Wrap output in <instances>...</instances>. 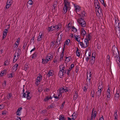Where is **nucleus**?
Here are the masks:
<instances>
[{
  "mask_svg": "<svg viewBox=\"0 0 120 120\" xmlns=\"http://www.w3.org/2000/svg\"><path fill=\"white\" fill-rule=\"evenodd\" d=\"M7 35V34H5L4 33H3V39H4V38L6 37V36Z\"/></svg>",
  "mask_w": 120,
  "mask_h": 120,
  "instance_id": "864d4df0",
  "label": "nucleus"
},
{
  "mask_svg": "<svg viewBox=\"0 0 120 120\" xmlns=\"http://www.w3.org/2000/svg\"><path fill=\"white\" fill-rule=\"evenodd\" d=\"M94 5L96 8H98V9H101V8H100V4L98 0H95Z\"/></svg>",
  "mask_w": 120,
  "mask_h": 120,
  "instance_id": "20e7f679",
  "label": "nucleus"
},
{
  "mask_svg": "<svg viewBox=\"0 0 120 120\" xmlns=\"http://www.w3.org/2000/svg\"><path fill=\"white\" fill-rule=\"evenodd\" d=\"M69 58H70V57H66V59L67 60V61L68 62H69L70 61Z\"/></svg>",
  "mask_w": 120,
  "mask_h": 120,
  "instance_id": "13d9d810",
  "label": "nucleus"
},
{
  "mask_svg": "<svg viewBox=\"0 0 120 120\" xmlns=\"http://www.w3.org/2000/svg\"><path fill=\"white\" fill-rule=\"evenodd\" d=\"M108 89L107 90V92L108 93H110V86L109 85L108 86Z\"/></svg>",
  "mask_w": 120,
  "mask_h": 120,
  "instance_id": "3c124183",
  "label": "nucleus"
},
{
  "mask_svg": "<svg viewBox=\"0 0 120 120\" xmlns=\"http://www.w3.org/2000/svg\"><path fill=\"white\" fill-rule=\"evenodd\" d=\"M102 2H101V3L103 5V6L105 7H106V4L104 3V0L103 1H102Z\"/></svg>",
  "mask_w": 120,
  "mask_h": 120,
  "instance_id": "603ef678",
  "label": "nucleus"
},
{
  "mask_svg": "<svg viewBox=\"0 0 120 120\" xmlns=\"http://www.w3.org/2000/svg\"><path fill=\"white\" fill-rule=\"evenodd\" d=\"M11 0H8L7 4L11 5Z\"/></svg>",
  "mask_w": 120,
  "mask_h": 120,
  "instance_id": "58836bf2",
  "label": "nucleus"
},
{
  "mask_svg": "<svg viewBox=\"0 0 120 120\" xmlns=\"http://www.w3.org/2000/svg\"><path fill=\"white\" fill-rule=\"evenodd\" d=\"M36 53L35 52L33 54L32 57V59H34L36 56Z\"/></svg>",
  "mask_w": 120,
  "mask_h": 120,
  "instance_id": "c9c22d12",
  "label": "nucleus"
},
{
  "mask_svg": "<svg viewBox=\"0 0 120 120\" xmlns=\"http://www.w3.org/2000/svg\"><path fill=\"white\" fill-rule=\"evenodd\" d=\"M9 64L8 60H6L4 62V65H8Z\"/></svg>",
  "mask_w": 120,
  "mask_h": 120,
  "instance_id": "ea45409f",
  "label": "nucleus"
},
{
  "mask_svg": "<svg viewBox=\"0 0 120 120\" xmlns=\"http://www.w3.org/2000/svg\"><path fill=\"white\" fill-rule=\"evenodd\" d=\"M49 100V97L47 96L44 99V100L45 101H47Z\"/></svg>",
  "mask_w": 120,
  "mask_h": 120,
  "instance_id": "c03bdc74",
  "label": "nucleus"
},
{
  "mask_svg": "<svg viewBox=\"0 0 120 120\" xmlns=\"http://www.w3.org/2000/svg\"><path fill=\"white\" fill-rule=\"evenodd\" d=\"M61 38H60V39H59L58 37L57 40V41H59V43L58 44L59 45L60 43V42L61 40Z\"/></svg>",
  "mask_w": 120,
  "mask_h": 120,
  "instance_id": "bf43d9fd",
  "label": "nucleus"
},
{
  "mask_svg": "<svg viewBox=\"0 0 120 120\" xmlns=\"http://www.w3.org/2000/svg\"><path fill=\"white\" fill-rule=\"evenodd\" d=\"M64 88L63 87H61V88H59V94H61L63 93L64 92Z\"/></svg>",
  "mask_w": 120,
  "mask_h": 120,
  "instance_id": "4be33fe9",
  "label": "nucleus"
},
{
  "mask_svg": "<svg viewBox=\"0 0 120 120\" xmlns=\"http://www.w3.org/2000/svg\"><path fill=\"white\" fill-rule=\"evenodd\" d=\"M59 120H66V118L63 115H60L59 117Z\"/></svg>",
  "mask_w": 120,
  "mask_h": 120,
  "instance_id": "ddd939ff",
  "label": "nucleus"
},
{
  "mask_svg": "<svg viewBox=\"0 0 120 120\" xmlns=\"http://www.w3.org/2000/svg\"><path fill=\"white\" fill-rule=\"evenodd\" d=\"M119 93H117V91L115 95V99L116 100H117L119 99Z\"/></svg>",
  "mask_w": 120,
  "mask_h": 120,
  "instance_id": "f8f14e48",
  "label": "nucleus"
},
{
  "mask_svg": "<svg viewBox=\"0 0 120 120\" xmlns=\"http://www.w3.org/2000/svg\"><path fill=\"white\" fill-rule=\"evenodd\" d=\"M78 96V94H77L76 91L74 93V96L73 99L74 100H76Z\"/></svg>",
  "mask_w": 120,
  "mask_h": 120,
  "instance_id": "f3484780",
  "label": "nucleus"
},
{
  "mask_svg": "<svg viewBox=\"0 0 120 120\" xmlns=\"http://www.w3.org/2000/svg\"><path fill=\"white\" fill-rule=\"evenodd\" d=\"M18 64H15L14 66H13V70H14L15 68H16V69L15 70H16L18 68Z\"/></svg>",
  "mask_w": 120,
  "mask_h": 120,
  "instance_id": "2f4dec72",
  "label": "nucleus"
},
{
  "mask_svg": "<svg viewBox=\"0 0 120 120\" xmlns=\"http://www.w3.org/2000/svg\"><path fill=\"white\" fill-rule=\"evenodd\" d=\"M65 103V101H64L63 103H62L61 107L62 108H63L64 107V105Z\"/></svg>",
  "mask_w": 120,
  "mask_h": 120,
  "instance_id": "052dcab7",
  "label": "nucleus"
},
{
  "mask_svg": "<svg viewBox=\"0 0 120 120\" xmlns=\"http://www.w3.org/2000/svg\"><path fill=\"white\" fill-rule=\"evenodd\" d=\"M116 32H120V26H114Z\"/></svg>",
  "mask_w": 120,
  "mask_h": 120,
  "instance_id": "1a4fd4ad",
  "label": "nucleus"
},
{
  "mask_svg": "<svg viewBox=\"0 0 120 120\" xmlns=\"http://www.w3.org/2000/svg\"><path fill=\"white\" fill-rule=\"evenodd\" d=\"M79 49L77 48L76 51V54L78 56H79L80 55V53L79 52Z\"/></svg>",
  "mask_w": 120,
  "mask_h": 120,
  "instance_id": "b1692460",
  "label": "nucleus"
},
{
  "mask_svg": "<svg viewBox=\"0 0 120 120\" xmlns=\"http://www.w3.org/2000/svg\"><path fill=\"white\" fill-rule=\"evenodd\" d=\"M79 36H78L77 35H76V36H74V37H74L76 41H77L78 42H79L80 40V39H78V38H80L79 37H78Z\"/></svg>",
  "mask_w": 120,
  "mask_h": 120,
  "instance_id": "7c9ffc66",
  "label": "nucleus"
},
{
  "mask_svg": "<svg viewBox=\"0 0 120 120\" xmlns=\"http://www.w3.org/2000/svg\"><path fill=\"white\" fill-rule=\"evenodd\" d=\"M26 93H27L26 95V98L27 99H29L30 98V97L29 95V94H30V92H29V91H27L26 92Z\"/></svg>",
  "mask_w": 120,
  "mask_h": 120,
  "instance_id": "aec40b11",
  "label": "nucleus"
},
{
  "mask_svg": "<svg viewBox=\"0 0 120 120\" xmlns=\"http://www.w3.org/2000/svg\"><path fill=\"white\" fill-rule=\"evenodd\" d=\"M40 82H39L38 81L36 80V82H35V84L38 86L40 84Z\"/></svg>",
  "mask_w": 120,
  "mask_h": 120,
  "instance_id": "09e8293b",
  "label": "nucleus"
},
{
  "mask_svg": "<svg viewBox=\"0 0 120 120\" xmlns=\"http://www.w3.org/2000/svg\"><path fill=\"white\" fill-rule=\"evenodd\" d=\"M54 106H55L54 103H53L51 104L49 106L48 108L49 109H52L54 108Z\"/></svg>",
  "mask_w": 120,
  "mask_h": 120,
  "instance_id": "a878e982",
  "label": "nucleus"
},
{
  "mask_svg": "<svg viewBox=\"0 0 120 120\" xmlns=\"http://www.w3.org/2000/svg\"><path fill=\"white\" fill-rule=\"evenodd\" d=\"M12 73L8 75V78H12Z\"/></svg>",
  "mask_w": 120,
  "mask_h": 120,
  "instance_id": "a19ab883",
  "label": "nucleus"
},
{
  "mask_svg": "<svg viewBox=\"0 0 120 120\" xmlns=\"http://www.w3.org/2000/svg\"><path fill=\"white\" fill-rule=\"evenodd\" d=\"M115 22L114 24V26H120V23H119V20H118L115 19Z\"/></svg>",
  "mask_w": 120,
  "mask_h": 120,
  "instance_id": "0eeeda50",
  "label": "nucleus"
},
{
  "mask_svg": "<svg viewBox=\"0 0 120 120\" xmlns=\"http://www.w3.org/2000/svg\"><path fill=\"white\" fill-rule=\"evenodd\" d=\"M28 3L30 5H32L33 4V2L31 0H29L28 2Z\"/></svg>",
  "mask_w": 120,
  "mask_h": 120,
  "instance_id": "49530a36",
  "label": "nucleus"
},
{
  "mask_svg": "<svg viewBox=\"0 0 120 120\" xmlns=\"http://www.w3.org/2000/svg\"><path fill=\"white\" fill-rule=\"evenodd\" d=\"M4 33L7 34V33L8 32V30L7 29H5L4 30Z\"/></svg>",
  "mask_w": 120,
  "mask_h": 120,
  "instance_id": "680f3d73",
  "label": "nucleus"
},
{
  "mask_svg": "<svg viewBox=\"0 0 120 120\" xmlns=\"http://www.w3.org/2000/svg\"><path fill=\"white\" fill-rule=\"evenodd\" d=\"M12 96V94L11 93L8 94V98H9V99L11 98Z\"/></svg>",
  "mask_w": 120,
  "mask_h": 120,
  "instance_id": "a18cd8bd",
  "label": "nucleus"
},
{
  "mask_svg": "<svg viewBox=\"0 0 120 120\" xmlns=\"http://www.w3.org/2000/svg\"><path fill=\"white\" fill-rule=\"evenodd\" d=\"M90 40L89 39H88L87 38L85 39L84 41L86 43V47H87L89 45V41Z\"/></svg>",
  "mask_w": 120,
  "mask_h": 120,
  "instance_id": "9d476101",
  "label": "nucleus"
},
{
  "mask_svg": "<svg viewBox=\"0 0 120 120\" xmlns=\"http://www.w3.org/2000/svg\"><path fill=\"white\" fill-rule=\"evenodd\" d=\"M91 74H90L89 75V77H88V74H87V81L88 80H90L91 79Z\"/></svg>",
  "mask_w": 120,
  "mask_h": 120,
  "instance_id": "37998d69",
  "label": "nucleus"
},
{
  "mask_svg": "<svg viewBox=\"0 0 120 120\" xmlns=\"http://www.w3.org/2000/svg\"><path fill=\"white\" fill-rule=\"evenodd\" d=\"M29 65L28 64H25L24 66V70L25 71H26L29 68Z\"/></svg>",
  "mask_w": 120,
  "mask_h": 120,
  "instance_id": "cd10ccee",
  "label": "nucleus"
},
{
  "mask_svg": "<svg viewBox=\"0 0 120 120\" xmlns=\"http://www.w3.org/2000/svg\"><path fill=\"white\" fill-rule=\"evenodd\" d=\"M57 26V25L53 26V29H55V30H58L57 27H56L55 26Z\"/></svg>",
  "mask_w": 120,
  "mask_h": 120,
  "instance_id": "5fc2aeb1",
  "label": "nucleus"
},
{
  "mask_svg": "<svg viewBox=\"0 0 120 120\" xmlns=\"http://www.w3.org/2000/svg\"><path fill=\"white\" fill-rule=\"evenodd\" d=\"M71 24H70V23H69L68 24V30H69L70 29H71Z\"/></svg>",
  "mask_w": 120,
  "mask_h": 120,
  "instance_id": "de8ad7c7",
  "label": "nucleus"
},
{
  "mask_svg": "<svg viewBox=\"0 0 120 120\" xmlns=\"http://www.w3.org/2000/svg\"><path fill=\"white\" fill-rule=\"evenodd\" d=\"M23 97L24 98H25L26 95L27 93H26H26H23Z\"/></svg>",
  "mask_w": 120,
  "mask_h": 120,
  "instance_id": "774afa93",
  "label": "nucleus"
},
{
  "mask_svg": "<svg viewBox=\"0 0 120 120\" xmlns=\"http://www.w3.org/2000/svg\"><path fill=\"white\" fill-rule=\"evenodd\" d=\"M95 60V57L92 56L91 57V58L90 61L91 65H92L94 63Z\"/></svg>",
  "mask_w": 120,
  "mask_h": 120,
  "instance_id": "39448f33",
  "label": "nucleus"
},
{
  "mask_svg": "<svg viewBox=\"0 0 120 120\" xmlns=\"http://www.w3.org/2000/svg\"><path fill=\"white\" fill-rule=\"evenodd\" d=\"M95 94V92L94 90H93L92 91L91 90V95H92V97L94 98V95Z\"/></svg>",
  "mask_w": 120,
  "mask_h": 120,
  "instance_id": "c85d7f7f",
  "label": "nucleus"
},
{
  "mask_svg": "<svg viewBox=\"0 0 120 120\" xmlns=\"http://www.w3.org/2000/svg\"><path fill=\"white\" fill-rule=\"evenodd\" d=\"M57 1H55L54 2V3L53 4V6L54 7V9H55V7L57 6Z\"/></svg>",
  "mask_w": 120,
  "mask_h": 120,
  "instance_id": "473e14b6",
  "label": "nucleus"
},
{
  "mask_svg": "<svg viewBox=\"0 0 120 120\" xmlns=\"http://www.w3.org/2000/svg\"><path fill=\"white\" fill-rule=\"evenodd\" d=\"M20 41V38H19L17 39V41H16L15 44V45H16L18 47L19 43Z\"/></svg>",
  "mask_w": 120,
  "mask_h": 120,
  "instance_id": "6ab92c4d",
  "label": "nucleus"
},
{
  "mask_svg": "<svg viewBox=\"0 0 120 120\" xmlns=\"http://www.w3.org/2000/svg\"><path fill=\"white\" fill-rule=\"evenodd\" d=\"M102 90H98V91L97 92V94H98V96L99 98V97H100V96L101 94V91Z\"/></svg>",
  "mask_w": 120,
  "mask_h": 120,
  "instance_id": "bb28decb",
  "label": "nucleus"
},
{
  "mask_svg": "<svg viewBox=\"0 0 120 120\" xmlns=\"http://www.w3.org/2000/svg\"><path fill=\"white\" fill-rule=\"evenodd\" d=\"M77 21L80 25L82 27H84L86 26V23L84 19L82 18L78 19L77 20Z\"/></svg>",
  "mask_w": 120,
  "mask_h": 120,
  "instance_id": "f03ea898",
  "label": "nucleus"
},
{
  "mask_svg": "<svg viewBox=\"0 0 120 120\" xmlns=\"http://www.w3.org/2000/svg\"><path fill=\"white\" fill-rule=\"evenodd\" d=\"M110 93H108V95L107 96V98H110Z\"/></svg>",
  "mask_w": 120,
  "mask_h": 120,
  "instance_id": "69168bd1",
  "label": "nucleus"
},
{
  "mask_svg": "<svg viewBox=\"0 0 120 120\" xmlns=\"http://www.w3.org/2000/svg\"><path fill=\"white\" fill-rule=\"evenodd\" d=\"M22 109V107H20V108L18 109V110L16 112L17 115L18 116H20V114L19 113V112H20V111Z\"/></svg>",
  "mask_w": 120,
  "mask_h": 120,
  "instance_id": "c756f323",
  "label": "nucleus"
},
{
  "mask_svg": "<svg viewBox=\"0 0 120 120\" xmlns=\"http://www.w3.org/2000/svg\"><path fill=\"white\" fill-rule=\"evenodd\" d=\"M117 110H116L115 111L114 116V120H117V118L118 117V116L117 115Z\"/></svg>",
  "mask_w": 120,
  "mask_h": 120,
  "instance_id": "9b49d317",
  "label": "nucleus"
},
{
  "mask_svg": "<svg viewBox=\"0 0 120 120\" xmlns=\"http://www.w3.org/2000/svg\"><path fill=\"white\" fill-rule=\"evenodd\" d=\"M52 56L50 54H48V55L46 57L45 59H48L50 60H51L52 59Z\"/></svg>",
  "mask_w": 120,
  "mask_h": 120,
  "instance_id": "2eb2a0df",
  "label": "nucleus"
},
{
  "mask_svg": "<svg viewBox=\"0 0 120 120\" xmlns=\"http://www.w3.org/2000/svg\"><path fill=\"white\" fill-rule=\"evenodd\" d=\"M80 44V45L83 48H86V46H85L84 44L82 43V42H80V41L79 42Z\"/></svg>",
  "mask_w": 120,
  "mask_h": 120,
  "instance_id": "72a5a7b5",
  "label": "nucleus"
},
{
  "mask_svg": "<svg viewBox=\"0 0 120 120\" xmlns=\"http://www.w3.org/2000/svg\"><path fill=\"white\" fill-rule=\"evenodd\" d=\"M64 56L62 55H60V61H61L62 60H63V58Z\"/></svg>",
  "mask_w": 120,
  "mask_h": 120,
  "instance_id": "4d7b16f0",
  "label": "nucleus"
},
{
  "mask_svg": "<svg viewBox=\"0 0 120 120\" xmlns=\"http://www.w3.org/2000/svg\"><path fill=\"white\" fill-rule=\"evenodd\" d=\"M81 34L82 35H83V36H84L86 34V32L83 28L81 29Z\"/></svg>",
  "mask_w": 120,
  "mask_h": 120,
  "instance_id": "dca6fc26",
  "label": "nucleus"
},
{
  "mask_svg": "<svg viewBox=\"0 0 120 120\" xmlns=\"http://www.w3.org/2000/svg\"><path fill=\"white\" fill-rule=\"evenodd\" d=\"M10 6V5L7 4L6 6V8L7 9Z\"/></svg>",
  "mask_w": 120,
  "mask_h": 120,
  "instance_id": "338daca9",
  "label": "nucleus"
},
{
  "mask_svg": "<svg viewBox=\"0 0 120 120\" xmlns=\"http://www.w3.org/2000/svg\"><path fill=\"white\" fill-rule=\"evenodd\" d=\"M70 40L69 39L66 40L64 42V45L65 44H66L67 45H68L69 44L68 41L70 42Z\"/></svg>",
  "mask_w": 120,
  "mask_h": 120,
  "instance_id": "f704fd0d",
  "label": "nucleus"
},
{
  "mask_svg": "<svg viewBox=\"0 0 120 120\" xmlns=\"http://www.w3.org/2000/svg\"><path fill=\"white\" fill-rule=\"evenodd\" d=\"M103 88V86L102 85H101L99 86L98 88V90H102V89Z\"/></svg>",
  "mask_w": 120,
  "mask_h": 120,
  "instance_id": "e433bc0d",
  "label": "nucleus"
},
{
  "mask_svg": "<svg viewBox=\"0 0 120 120\" xmlns=\"http://www.w3.org/2000/svg\"><path fill=\"white\" fill-rule=\"evenodd\" d=\"M26 45L27 43H26V42H25L23 44V49H24L25 48V47L26 46Z\"/></svg>",
  "mask_w": 120,
  "mask_h": 120,
  "instance_id": "79ce46f5",
  "label": "nucleus"
},
{
  "mask_svg": "<svg viewBox=\"0 0 120 120\" xmlns=\"http://www.w3.org/2000/svg\"><path fill=\"white\" fill-rule=\"evenodd\" d=\"M42 34V33L40 32L39 34V36H38V37L37 41H40L41 40Z\"/></svg>",
  "mask_w": 120,
  "mask_h": 120,
  "instance_id": "6e6552de",
  "label": "nucleus"
},
{
  "mask_svg": "<svg viewBox=\"0 0 120 120\" xmlns=\"http://www.w3.org/2000/svg\"><path fill=\"white\" fill-rule=\"evenodd\" d=\"M64 74V71H61V70H60L59 72L58 75L59 76L60 78H62V77H63Z\"/></svg>",
  "mask_w": 120,
  "mask_h": 120,
  "instance_id": "423d86ee",
  "label": "nucleus"
},
{
  "mask_svg": "<svg viewBox=\"0 0 120 120\" xmlns=\"http://www.w3.org/2000/svg\"><path fill=\"white\" fill-rule=\"evenodd\" d=\"M5 70H4L3 71L1 72V73L2 74V75H4L5 74L4 72L5 71Z\"/></svg>",
  "mask_w": 120,
  "mask_h": 120,
  "instance_id": "e2e57ef3",
  "label": "nucleus"
},
{
  "mask_svg": "<svg viewBox=\"0 0 120 120\" xmlns=\"http://www.w3.org/2000/svg\"><path fill=\"white\" fill-rule=\"evenodd\" d=\"M18 52H17V51H16V52H16V55H17V57H18V59L19 57V56L20 55V53H19V51H21L20 49H18Z\"/></svg>",
  "mask_w": 120,
  "mask_h": 120,
  "instance_id": "393cba45",
  "label": "nucleus"
},
{
  "mask_svg": "<svg viewBox=\"0 0 120 120\" xmlns=\"http://www.w3.org/2000/svg\"><path fill=\"white\" fill-rule=\"evenodd\" d=\"M72 117H75V118L76 119L77 116V115L75 114V113H73V114L72 115Z\"/></svg>",
  "mask_w": 120,
  "mask_h": 120,
  "instance_id": "8fccbe9b",
  "label": "nucleus"
},
{
  "mask_svg": "<svg viewBox=\"0 0 120 120\" xmlns=\"http://www.w3.org/2000/svg\"><path fill=\"white\" fill-rule=\"evenodd\" d=\"M42 63L43 64H46L48 62L49 60L48 59H42Z\"/></svg>",
  "mask_w": 120,
  "mask_h": 120,
  "instance_id": "a211bd4d",
  "label": "nucleus"
},
{
  "mask_svg": "<svg viewBox=\"0 0 120 120\" xmlns=\"http://www.w3.org/2000/svg\"><path fill=\"white\" fill-rule=\"evenodd\" d=\"M64 7H65V9L66 10L65 13H66L67 10L68 9L69 10V8H70L69 7L70 6V3L68 0H64Z\"/></svg>",
  "mask_w": 120,
  "mask_h": 120,
  "instance_id": "7ed1b4c3",
  "label": "nucleus"
},
{
  "mask_svg": "<svg viewBox=\"0 0 120 120\" xmlns=\"http://www.w3.org/2000/svg\"><path fill=\"white\" fill-rule=\"evenodd\" d=\"M112 52L113 53V55L115 59L116 58L117 59L118 58V57H119L118 61L119 62H120V59L119 58V56L118 55L119 52L117 48L116 47H115L114 48H112Z\"/></svg>",
  "mask_w": 120,
  "mask_h": 120,
  "instance_id": "f257e3e1",
  "label": "nucleus"
},
{
  "mask_svg": "<svg viewBox=\"0 0 120 120\" xmlns=\"http://www.w3.org/2000/svg\"><path fill=\"white\" fill-rule=\"evenodd\" d=\"M53 26H51L49 27H48V32L51 31L55 30V29H53Z\"/></svg>",
  "mask_w": 120,
  "mask_h": 120,
  "instance_id": "5701e85b",
  "label": "nucleus"
},
{
  "mask_svg": "<svg viewBox=\"0 0 120 120\" xmlns=\"http://www.w3.org/2000/svg\"><path fill=\"white\" fill-rule=\"evenodd\" d=\"M49 88H46L45 89V90L44 91L46 92H49Z\"/></svg>",
  "mask_w": 120,
  "mask_h": 120,
  "instance_id": "0e129e2a",
  "label": "nucleus"
},
{
  "mask_svg": "<svg viewBox=\"0 0 120 120\" xmlns=\"http://www.w3.org/2000/svg\"><path fill=\"white\" fill-rule=\"evenodd\" d=\"M53 71L51 70H50L48 72V74H47L49 77L50 76H52L53 75Z\"/></svg>",
  "mask_w": 120,
  "mask_h": 120,
  "instance_id": "4468645a",
  "label": "nucleus"
},
{
  "mask_svg": "<svg viewBox=\"0 0 120 120\" xmlns=\"http://www.w3.org/2000/svg\"><path fill=\"white\" fill-rule=\"evenodd\" d=\"M57 26H56L55 27H57L58 29L61 28V25L60 24H58Z\"/></svg>",
  "mask_w": 120,
  "mask_h": 120,
  "instance_id": "4c0bfd02",
  "label": "nucleus"
},
{
  "mask_svg": "<svg viewBox=\"0 0 120 120\" xmlns=\"http://www.w3.org/2000/svg\"><path fill=\"white\" fill-rule=\"evenodd\" d=\"M72 29H73L74 30V32H76L77 31V29L75 28V27L74 26H73L72 27Z\"/></svg>",
  "mask_w": 120,
  "mask_h": 120,
  "instance_id": "6e6d98bb",
  "label": "nucleus"
},
{
  "mask_svg": "<svg viewBox=\"0 0 120 120\" xmlns=\"http://www.w3.org/2000/svg\"><path fill=\"white\" fill-rule=\"evenodd\" d=\"M42 78V76L41 75H40L39 76H38L37 77L36 80L39 82H40Z\"/></svg>",
  "mask_w": 120,
  "mask_h": 120,
  "instance_id": "412c9836",
  "label": "nucleus"
}]
</instances>
